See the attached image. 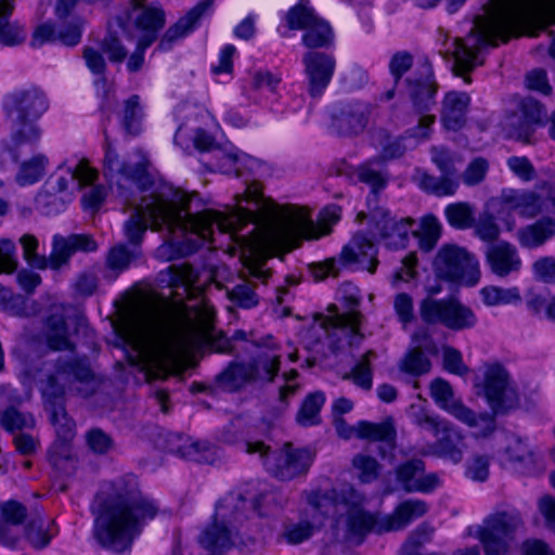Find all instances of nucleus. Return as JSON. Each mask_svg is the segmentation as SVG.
<instances>
[{
  "instance_id": "obj_1",
  "label": "nucleus",
  "mask_w": 555,
  "mask_h": 555,
  "mask_svg": "<svg viewBox=\"0 0 555 555\" xmlns=\"http://www.w3.org/2000/svg\"><path fill=\"white\" fill-rule=\"evenodd\" d=\"M143 207L154 227H160L167 238L156 249V257L172 261L194 253L212 241L215 230L232 233L251 224L247 235L256 234L255 244L266 251L292 250L302 238L313 236L314 224L301 209L280 206L255 186L235 196L234 205L223 211L193 209V197L172 186H165L159 196H150Z\"/></svg>"
},
{
  "instance_id": "obj_2",
  "label": "nucleus",
  "mask_w": 555,
  "mask_h": 555,
  "mask_svg": "<svg viewBox=\"0 0 555 555\" xmlns=\"http://www.w3.org/2000/svg\"><path fill=\"white\" fill-rule=\"evenodd\" d=\"M525 20L528 36L537 37L555 23V0H488L474 17L469 34L455 38L444 51V57L452 61L453 74L470 82L468 74L482 64L483 50L506 42Z\"/></svg>"
},
{
  "instance_id": "obj_3",
  "label": "nucleus",
  "mask_w": 555,
  "mask_h": 555,
  "mask_svg": "<svg viewBox=\"0 0 555 555\" xmlns=\"http://www.w3.org/2000/svg\"><path fill=\"white\" fill-rule=\"evenodd\" d=\"M158 511L155 501L140 491L133 478L117 480L95 512L94 537L103 546L125 552Z\"/></svg>"
},
{
  "instance_id": "obj_4",
  "label": "nucleus",
  "mask_w": 555,
  "mask_h": 555,
  "mask_svg": "<svg viewBox=\"0 0 555 555\" xmlns=\"http://www.w3.org/2000/svg\"><path fill=\"white\" fill-rule=\"evenodd\" d=\"M197 335L194 324H181L165 308L150 307L137 321L134 344L146 365L162 369L189 349Z\"/></svg>"
},
{
  "instance_id": "obj_5",
  "label": "nucleus",
  "mask_w": 555,
  "mask_h": 555,
  "mask_svg": "<svg viewBox=\"0 0 555 555\" xmlns=\"http://www.w3.org/2000/svg\"><path fill=\"white\" fill-rule=\"evenodd\" d=\"M344 311L339 312L336 306L330 307V315L314 323L305 335L306 348L325 356L323 338L328 343L332 352L341 350L345 345L358 347L363 340L360 326L363 315L358 310L360 304L359 289L352 284H345L341 288Z\"/></svg>"
},
{
  "instance_id": "obj_6",
  "label": "nucleus",
  "mask_w": 555,
  "mask_h": 555,
  "mask_svg": "<svg viewBox=\"0 0 555 555\" xmlns=\"http://www.w3.org/2000/svg\"><path fill=\"white\" fill-rule=\"evenodd\" d=\"M116 21L122 36L135 41V49L127 60V69L129 73H138L144 66L145 50L156 41L165 26V11L154 0H130Z\"/></svg>"
},
{
  "instance_id": "obj_7",
  "label": "nucleus",
  "mask_w": 555,
  "mask_h": 555,
  "mask_svg": "<svg viewBox=\"0 0 555 555\" xmlns=\"http://www.w3.org/2000/svg\"><path fill=\"white\" fill-rule=\"evenodd\" d=\"M245 509L241 492H230L217 503L212 522L198 537L206 555H224L233 546V525L244 518Z\"/></svg>"
},
{
  "instance_id": "obj_8",
  "label": "nucleus",
  "mask_w": 555,
  "mask_h": 555,
  "mask_svg": "<svg viewBox=\"0 0 555 555\" xmlns=\"http://www.w3.org/2000/svg\"><path fill=\"white\" fill-rule=\"evenodd\" d=\"M98 384L90 366L82 360L57 359L55 371L47 377L43 395L48 402L63 401L66 392L88 398L96 390Z\"/></svg>"
},
{
  "instance_id": "obj_9",
  "label": "nucleus",
  "mask_w": 555,
  "mask_h": 555,
  "mask_svg": "<svg viewBox=\"0 0 555 555\" xmlns=\"http://www.w3.org/2000/svg\"><path fill=\"white\" fill-rule=\"evenodd\" d=\"M524 529L525 521L520 512L515 508L498 509L482 520L476 535L485 555H507Z\"/></svg>"
},
{
  "instance_id": "obj_10",
  "label": "nucleus",
  "mask_w": 555,
  "mask_h": 555,
  "mask_svg": "<svg viewBox=\"0 0 555 555\" xmlns=\"http://www.w3.org/2000/svg\"><path fill=\"white\" fill-rule=\"evenodd\" d=\"M433 271L441 281L465 286H475L481 276L477 256L455 243L440 246L433 260Z\"/></svg>"
},
{
  "instance_id": "obj_11",
  "label": "nucleus",
  "mask_w": 555,
  "mask_h": 555,
  "mask_svg": "<svg viewBox=\"0 0 555 555\" xmlns=\"http://www.w3.org/2000/svg\"><path fill=\"white\" fill-rule=\"evenodd\" d=\"M245 447L247 453H258L268 473L280 480H292L307 474L314 459L311 449H296L292 443H285L276 451L261 441L246 442Z\"/></svg>"
},
{
  "instance_id": "obj_12",
  "label": "nucleus",
  "mask_w": 555,
  "mask_h": 555,
  "mask_svg": "<svg viewBox=\"0 0 555 555\" xmlns=\"http://www.w3.org/2000/svg\"><path fill=\"white\" fill-rule=\"evenodd\" d=\"M424 74L416 76L415 74L405 79L408 95L412 102L413 108L420 115L418 124L415 128L408 130L410 137L417 139H427L431 125L436 117L427 114L435 105V95L437 93V83L434 79L431 66L424 64Z\"/></svg>"
},
{
  "instance_id": "obj_13",
  "label": "nucleus",
  "mask_w": 555,
  "mask_h": 555,
  "mask_svg": "<svg viewBox=\"0 0 555 555\" xmlns=\"http://www.w3.org/2000/svg\"><path fill=\"white\" fill-rule=\"evenodd\" d=\"M537 191L504 190L501 203L506 209L517 211L526 218H534L543 212H554L555 209V178L540 181Z\"/></svg>"
},
{
  "instance_id": "obj_14",
  "label": "nucleus",
  "mask_w": 555,
  "mask_h": 555,
  "mask_svg": "<svg viewBox=\"0 0 555 555\" xmlns=\"http://www.w3.org/2000/svg\"><path fill=\"white\" fill-rule=\"evenodd\" d=\"M430 156L433 163L440 170L441 177L420 171L416 176L418 185L424 191L437 196L454 194L459 186L456 165L463 163L462 157L446 146H433Z\"/></svg>"
},
{
  "instance_id": "obj_15",
  "label": "nucleus",
  "mask_w": 555,
  "mask_h": 555,
  "mask_svg": "<svg viewBox=\"0 0 555 555\" xmlns=\"http://www.w3.org/2000/svg\"><path fill=\"white\" fill-rule=\"evenodd\" d=\"M430 393L437 404L461 423L478 430L479 435L488 436L495 428L494 416L488 413L476 414L461 400L454 398L451 385L440 378L430 385Z\"/></svg>"
},
{
  "instance_id": "obj_16",
  "label": "nucleus",
  "mask_w": 555,
  "mask_h": 555,
  "mask_svg": "<svg viewBox=\"0 0 555 555\" xmlns=\"http://www.w3.org/2000/svg\"><path fill=\"white\" fill-rule=\"evenodd\" d=\"M49 410L57 436V440L49 450V461L57 470L69 474L75 468L69 446L75 436V423L68 417L63 401L49 402Z\"/></svg>"
},
{
  "instance_id": "obj_17",
  "label": "nucleus",
  "mask_w": 555,
  "mask_h": 555,
  "mask_svg": "<svg viewBox=\"0 0 555 555\" xmlns=\"http://www.w3.org/2000/svg\"><path fill=\"white\" fill-rule=\"evenodd\" d=\"M421 317L428 324H442L454 331L470 328L476 324L472 309L455 300L425 299L421 305Z\"/></svg>"
},
{
  "instance_id": "obj_18",
  "label": "nucleus",
  "mask_w": 555,
  "mask_h": 555,
  "mask_svg": "<svg viewBox=\"0 0 555 555\" xmlns=\"http://www.w3.org/2000/svg\"><path fill=\"white\" fill-rule=\"evenodd\" d=\"M483 390L494 413H504L518 404V393L507 371L501 364L488 365L485 372Z\"/></svg>"
},
{
  "instance_id": "obj_19",
  "label": "nucleus",
  "mask_w": 555,
  "mask_h": 555,
  "mask_svg": "<svg viewBox=\"0 0 555 555\" xmlns=\"http://www.w3.org/2000/svg\"><path fill=\"white\" fill-rule=\"evenodd\" d=\"M359 218L366 217L364 212H360ZM367 218L373 230L379 235L388 248H404L411 234V228L414 220L411 218H401L397 220L391 217L389 211L378 205L370 208Z\"/></svg>"
},
{
  "instance_id": "obj_20",
  "label": "nucleus",
  "mask_w": 555,
  "mask_h": 555,
  "mask_svg": "<svg viewBox=\"0 0 555 555\" xmlns=\"http://www.w3.org/2000/svg\"><path fill=\"white\" fill-rule=\"evenodd\" d=\"M289 28L305 29L302 42L308 48H325L333 41L330 25L315 15L311 8L298 5L287 14Z\"/></svg>"
},
{
  "instance_id": "obj_21",
  "label": "nucleus",
  "mask_w": 555,
  "mask_h": 555,
  "mask_svg": "<svg viewBox=\"0 0 555 555\" xmlns=\"http://www.w3.org/2000/svg\"><path fill=\"white\" fill-rule=\"evenodd\" d=\"M363 501V495L360 493V501L356 504H347L337 519V524H341L345 528L346 540L356 545L361 544L369 532L378 533L380 524V519H376L362 507Z\"/></svg>"
},
{
  "instance_id": "obj_22",
  "label": "nucleus",
  "mask_w": 555,
  "mask_h": 555,
  "mask_svg": "<svg viewBox=\"0 0 555 555\" xmlns=\"http://www.w3.org/2000/svg\"><path fill=\"white\" fill-rule=\"evenodd\" d=\"M396 481L408 493H430L440 486L436 473L426 474L425 463L420 459L408 460L395 469Z\"/></svg>"
},
{
  "instance_id": "obj_23",
  "label": "nucleus",
  "mask_w": 555,
  "mask_h": 555,
  "mask_svg": "<svg viewBox=\"0 0 555 555\" xmlns=\"http://www.w3.org/2000/svg\"><path fill=\"white\" fill-rule=\"evenodd\" d=\"M308 504L324 516L341 514L347 504H356L360 501V493L348 483L339 485L331 489H317L308 494Z\"/></svg>"
},
{
  "instance_id": "obj_24",
  "label": "nucleus",
  "mask_w": 555,
  "mask_h": 555,
  "mask_svg": "<svg viewBox=\"0 0 555 555\" xmlns=\"http://www.w3.org/2000/svg\"><path fill=\"white\" fill-rule=\"evenodd\" d=\"M245 270L247 276L240 278L232 288H227V295L238 307L250 309L259 304L257 283H266L270 278V272L263 269V262L247 263Z\"/></svg>"
},
{
  "instance_id": "obj_25",
  "label": "nucleus",
  "mask_w": 555,
  "mask_h": 555,
  "mask_svg": "<svg viewBox=\"0 0 555 555\" xmlns=\"http://www.w3.org/2000/svg\"><path fill=\"white\" fill-rule=\"evenodd\" d=\"M370 114L371 107L367 103H340L333 111L331 127L338 135H358L366 128Z\"/></svg>"
},
{
  "instance_id": "obj_26",
  "label": "nucleus",
  "mask_w": 555,
  "mask_h": 555,
  "mask_svg": "<svg viewBox=\"0 0 555 555\" xmlns=\"http://www.w3.org/2000/svg\"><path fill=\"white\" fill-rule=\"evenodd\" d=\"M302 63L308 79V92L312 98L320 96L330 85L336 62L333 55L318 51L304 54Z\"/></svg>"
},
{
  "instance_id": "obj_27",
  "label": "nucleus",
  "mask_w": 555,
  "mask_h": 555,
  "mask_svg": "<svg viewBox=\"0 0 555 555\" xmlns=\"http://www.w3.org/2000/svg\"><path fill=\"white\" fill-rule=\"evenodd\" d=\"M98 249V244L89 234H55L52 238V251L47 258L48 267L60 270L68 266L72 256L77 251L91 253Z\"/></svg>"
},
{
  "instance_id": "obj_28",
  "label": "nucleus",
  "mask_w": 555,
  "mask_h": 555,
  "mask_svg": "<svg viewBox=\"0 0 555 555\" xmlns=\"http://www.w3.org/2000/svg\"><path fill=\"white\" fill-rule=\"evenodd\" d=\"M256 357L248 363L253 382H271L280 370V353L271 336L251 341Z\"/></svg>"
},
{
  "instance_id": "obj_29",
  "label": "nucleus",
  "mask_w": 555,
  "mask_h": 555,
  "mask_svg": "<svg viewBox=\"0 0 555 555\" xmlns=\"http://www.w3.org/2000/svg\"><path fill=\"white\" fill-rule=\"evenodd\" d=\"M10 112L16 120H37L49 108L46 93L37 87L17 90L10 95Z\"/></svg>"
},
{
  "instance_id": "obj_30",
  "label": "nucleus",
  "mask_w": 555,
  "mask_h": 555,
  "mask_svg": "<svg viewBox=\"0 0 555 555\" xmlns=\"http://www.w3.org/2000/svg\"><path fill=\"white\" fill-rule=\"evenodd\" d=\"M212 8L214 0H201L183 17L166 30L158 43V49L162 51L169 50L176 40L192 33L204 17L210 15Z\"/></svg>"
},
{
  "instance_id": "obj_31",
  "label": "nucleus",
  "mask_w": 555,
  "mask_h": 555,
  "mask_svg": "<svg viewBox=\"0 0 555 555\" xmlns=\"http://www.w3.org/2000/svg\"><path fill=\"white\" fill-rule=\"evenodd\" d=\"M376 256L375 244L361 233H357L340 253V259L345 264H358L371 273L375 272L378 264Z\"/></svg>"
},
{
  "instance_id": "obj_32",
  "label": "nucleus",
  "mask_w": 555,
  "mask_h": 555,
  "mask_svg": "<svg viewBox=\"0 0 555 555\" xmlns=\"http://www.w3.org/2000/svg\"><path fill=\"white\" fill-rule=\"evenodd\" d=\"M486 261L498 276H506L520 269L521 260L517 248L508 242L492 243L486 250Z\"/></svg>"
},
{
  "instance_id": "obj_33",
  "label": "nucleus",
  "mask_w": 555,
  "mask_h": 555,
  "mask_svg": "<svg viewBox=\"0 0 555 555\" xmlns=\"http://www.w3.org/2000/svg\"><path fill=\"white\" fill-rule=\"evenodd\" d=\"M427 512L428 504L425 501L420 499L405 500L395 508L392 514L380 519L378 533L402 530Z\"/></svg>"
},
{
  "instance_id": "obj_34",
  "label": "nucleus",
  "mask_w": 555,
  "mask_h": 555,
  "mask_svg": "<svg viewBox=\"0 0 555 555\" xmlns=\"http://www.w3.org/2000/svg\"><path fill=\"white\" fill-rule=\"evenodd\" d=\"M104 175L111 178L116 175H120L137 183L141 189H145L147 184H150L145 164L138 163L134 166H130L121 162L116 151L113 150L107 138L105 139Z\"/></svg>"
},
{
  "instance_id": "obj_35",
  "label": "nucleus",
  "mask_w": 555,
  "mask_h": 555,
  "mask_svg": "<svg viewBox=\"0 0 555 555\" xmlns=\"http://www.w3.org/2000/svg\"><path fill=\"white\" fill-rule=\"evenodd\" d=\"M470 98L465 92L449 91L442 101L441 120L449 130H460L466 124Z\"/></svg>"
},
{
  "instance_id": "obj_36",
  "label": "nucleus",
  "mask_w": 555,
  "mask_h": 555,
  "mask_svg": "<svg viewBox=\"0 0 555 555\" xmlns=\"http://www.w3.org/2000/svg\"><path fill=\"white\" fill-rule=\"evenodd\" d=\"M166 185H162L158 189L154 190L152 193L144 195L141 198V204L135 207L130 218L125 223V234L130 243L139 244L149 227L152 230L158 231L160 227H154L152 217L147 212V210L143 207L145 199L150 196H159L163 192V189Z\"/></svg>"
},
{
  "instance_id": "obj_37",
  "label": "nucleus",
  "mask_w": 555,
  "mask_h": 555,
  "mask_svg": "<svg viewBox=\"0 0 555 555\" xmlns=\"http://www.w3.org/2000/svg\"><path fill=\"white\" fill-rule=\"evenodd\" d=\"M41 137V129L33 120H16L11 133V143L8 147L14 162L20 159L24 147H35Z\"/></svg>"
},
{
  "instance_id": "obj_38",
  "label": "nucleus",
  "mask_w": 555,
  "mask_h": 555,
  "mask_svg": "<svg viewBox=\"0 0 555 555\" xmlns=\"http://www.w3.org/2000/svg\"><path fill=\"white\" fill-rule=\"evenodd\" d=\"M358 179L369 184L372 189V197L369 198V209L377 205V192L387 185L388 175L386 166L380 158H372L360 165L357 169Z\"/></svg>"
},
{
  "instance_id": "obj_39",
  "label": "nucleus",
  "mask_w": 555,
  "mask_h": 555,
  "mask_svg": "<svg viewBox=\"0 0 555 555\" xmlns=\"http://www.w3.org/2000/svg\"><path fill=\"white\" fill-rule=\"evenodd\" d=\"M96 179L98 171L89 166L88 160L81 159L75 166L66 168V176L56 177L50 183L52 191L61 193L68 189L69 182H77L78 189H82L92 185Z\"/></svg>"
},
{
  "instance_id": "obj_40",
  "label": "nucleus",
  "mask_w": 555,
  "mask_h": 555,
  "mask_svg": "<svg viewBox=\"0 0 555 555\" xmlns=\"http://www.w3.org/2000/svg\"><path fill=\"white\" fill-rule=\"evenodd\" d=\"M248 364L232 361L215 377L216 385L225 391L235 392L254 383Z\"/></svg>"
},
{
  "instance_id": "obj_41",
  "label": "nucleus",
  "mask_w": 555,
  "mask_h": 555,
  "mask_svg": "<svg viewBox=\"0 0 555 555\" xmlns=\"http://www.w3.org/2000/svg\"><path fill=\"white\" fill-rule=\"evenodd\" d=\"M435 453L459 463L463 459L464 437L452 423L443 430L434 443Z\"/></svg>"
},
{
  "instance_id": "obj_42",
  "label": "nucleus",
  "mask_w": 555,
  "mask_h": 555,
  "mask_svg": "<svg viewBox=\"0 0 555 555\" xmlns=\"http://www.w3.org/2000/svg\"><path fill=\"white\" fill-rule=\"evenodd\" d=\"M507 461L521 474H530L535 467V457L520 438H512L505 449Z\"/></svg>"
},
{
  "instance_id": "obj_43",
  "label": "nucleus",
  "mask_w": 555,
  "mask_h": 555,
  "mask_svg": "<svg viewBox=\"0 0 555 555\" xmlns=\"http://www.w3.org/2000/svg\"><path fill=\"white\" fill-rule=\"evenodd\" d=\"M555 234V222L551 218H544L527 225L518 231V240L521 246L533 248L542 245Z\"/></svg>"
},
{
  "instance_id": "obj_44",
  "label": "nucleus",
  "mask_w": 555,
  "mask_h": 555,
  "mask_svg": "<svg viewBox=\"0 0 555 555\" xmlns=\"http://www.w3.org/2000/svg\"><path fill=\"white\" fill-rule=\"evenodd\" d=\"M47 343L52 350H73L74 344L68 338V327L65 318L52 314L47 320Z\"/></svg>"
},
{
  "instance_id": "obj_45",
  "label": "nucleus",
  "mask_w": 555,
  "mask_h": 555,
  "mask_svg": "<svg viewBox=\"0 0 555 555\" xmlns=\"http://www.w3.org/2000/svg\"><path fill=\"white\" fill-rule=\"evenodd\" d=\"M49 165V158L38 153L21 163L15 181L18 185L25 186L34 184L43 178Z\"/></svg>"
},
{
  "instance_id": "obj_46",
  "label": "nucleus",
  "mask_w": 555,
  "mask_h": 555,
  "mask_svg": "<svg viewBox=\"0 0 555 555\" xmlns=\"http://www.w3.org/2000/svg\"><path fill=\"white\" fill-rule=\"evenodd\" d=\"M13 8L10 1H0V43L5 46L20 44L26 38V31L23 27L9 23V16Z\"/></svg>"
},
{
  "instance_id": "obj_47",
  "label": "nucleus",
  "mask_w": 555,
  "mask_h": 555,
  "mask_svg": "<svg viewBox=\"0 0 555 555\" xmlns=\"http://www.w3.org/2000/svg\"><path fill=\"white\" fill-rule=\"evenodd\" d=\"M356 436L371 441H382L389 450L395 448L396 431L389 424L360 422L356 426Z\"/></svg>"
},
{
  "instance_id": "obj_48",
  "label": "nucleus",
  "mask_w": 555,
  "mask_h": 555,
  "mask_svg": "<svg viewBox=\"0 0 555 555\" xmlns=\"http://www.w3.org/2000/svg\"><path fill=\"white\" fill-rule=\"evenodd\" d=\"M374 358H376L375 351H366L351 371L346 373L343 378L351 380L356 386L365 391L371 390L373 386L371 360Z\"/></svg>"
},
{
  "instance_id": "obj_49",
  "label": "nucleus",
  "mask_w": 555,
  "mask_h": 555,
  "mask_svg": "<svg viewBox=\"0 0 555 555\" xmlns=\"http://www.w3.org/2000/svg\"><path fill=\"white\" fill-rule=\"evenodd\" d=\"M140 256L138 248L129 249L124 244L113 246L106 255V268L113 272L114 278L127 270L131 262Z\"/></svg>"
},
{
  "instance_id": "obj_50",
  "label": "nucleus",
  "mask_w": 555,
  "mask_h": 555,
  "mask_svg": "<svg viewBox=\"0 0 555 555\" xmlns=\"http://www.w3.org/2000/svg\"><path fill=\"white\" fill-rule=\"evenodd\" d=\"M411 234L418 238L420 247L423 250L429 251L441 236V225L435 216L428 215L422 219L421 229H411Z\"/></svg>"
},
{
  "instance_id": "obj_51",
  "label": "nucleus",
  "mask_w": 555,
  "mask_h": 555,
  "mask_svg": "<svg viewBox=\"0 0 555 555\" xmlns=\"http://www.w3.org/2000/svg\"><path fill=\"white\" fill-rule=\"evenodd\" d=\"M325 402L322 392H314L305 399L297 413V422L302 426H312L320 423V411Z\"/></svg>"
},
{
  "instance_id": "obj_52",
  "label": "nucleus",
  "mask_w": 555,
  "mask_h": 555,
  "mask_svg": "<svg viewBox=\"0 0 555 555\" xmlns=\"http://www.w3.org/2000/svg\"><path fill=\"white\" fill-rule=\"evenodd\" d=\"M448 222L457 230L473 228L475 222L474 208L467 203L450 204L444 210Z\"/></svg>"
},
{
  "instance_id": "obj_53",
  "label": "nucleus",
  "mask_w": 555,
  "mask_h": 555,
  "mask_svg": "<svg viewBox=\"0 0 555 555\" xmlns=\"http://www.w3.org/2000/svg\"><path fill=\"white\" fill-rule=\"evenodd\" d=\"M503 127L507 137L525 143L530 142L535 130L518 111L505 118Z\"/></svg>"
},
{
  "instance_id": "obj_54",
  "label": "nucleus",
  "mask_w": 555,
  "mask_h": 555,
  "mask_svg": "<svg viewBox=\"0 0 555 555\" xmlns=\"http://www.w3.org/2000/svg\"><path fill=\"white\" fill-rule=\"evenodd\" d=\"M399 367L401 371L410 375L421 376L430 371L431 363L425 356L424 351L420 349H410L401 359Z\"/></svg>"
},
{
  "instance_id": "obj_55",
  "label": "nucleus",
  "mask_w": 555,
  "mask_h": 555,
  "mask_svg": "<svg viewBox=\"0 0 555 555\" xmlns=\"http://www.w3.org/2000/svg\"><path fill=\"white\" fill-rule=\"evenodd\" d=\"M0 423L5 430L13 433L15 430L33 428L35 426V418L31 414L23 413L10 406L1 412Z\"/></svg>"
},
{
  "instance_id": "obj_56",
  "label": "nucleus",
  "mask_w": 555,
  "mask_h": 555,
  "mask_svg": "<svg viewBox=\"0 0 555 555\" xmlns=\"http://www.w3.org/2000/svg\"><path fill=\"white\" fill-rule=\"evenodd\" d=\"M141 116L140 96L133 94L125 101L122 113V126L128 134L135 135L140 132Z\"/></svg>"
},
{
  "instance_id": "obj_57",
  "label": "nucleus",
  "mask_w": 555,
  "mask_h": 555,
  "mask_svg": "<svg viewBox=\"0 0 555 555\" xmlns=\"http://www.w3.org/2000/svg\"><path fill=\"white\" fill-rule=\"evenodd\" d=\"M480 293L485 304L488 306L509 304L520 298L517 288L505 289L496 286H487Z\"/></svg>"
},
{
  "instance_id": "obj_58",
  "label": "nucleus",
  "mask_w": 555,
  "mask_h": 555,
  "mask_svg": "<svg viewBox=\"0 0 555 555\" xmlns=\"http://www.w3.org/2000/svg\"><path fill=\"white\" fill-rule=\"evenodd\" d=\"M353 467L359 472L361 482L369 483L378 477L379 464L369 455L358 454L352 460Z\"/></svg>"
},
{
  "instance_id": "obj_59",
  "label": "nucleus",
  "mask_w": 555,
  "mask_h": 555,
  "mask_svg": "<svg viewBox=\"0 0 555 555\" xmlns=\"http://www.w3.org/2000/svg\"><path fill=\"white\" fill-rule=\"evenodd\" d=\"M216 167L223 173L236 176L241 175V164L243 158L234 151H223L216 149L215 151Z\"/></svg>"
},
{
  "instance_id": "obj_60",
  "label": "nucleus",
  "mask_w": 555,
  "mask_h": 555,
  "mask_svg": "<svg viewBox=\"0 0 555 555\" xmlns=\"http://www.w3.org/2000/svg\"><path fill=\"white\" fill-rule=\"evenodd\" d=\"M518 112L534 129L545 116L543 105L531 96H527L519 102Z\"/></svg>"
},
{
  "instance_id": "obj_61",
  "label": "nucleus",
  "mask_w": 555,
  "mask_h": 555,
  "mask_svg": "<svg viewBox=\"0 0 555 555\" xmlns=\"http://www.w3.org/2000/svg\"><path fill=\"white\" fill-rule=\"evenodd\" d=\"M86 442L89 449L96 454H106L114 447L109 435L100 428H92L86 434Z\"/></svg>"
},
{
  "instance_id": "obj_62",
  "label": "nucleus",
  "mask_w": 555,
  "mask_h": 555,
  "mask_svg": "<svg viewBox=\"0 0 555 555\" xmlns=\"http://www.w3.org/2000/svg\"><path fill=\"white\" fill-rule=\"evenodd\" d=\"M414 57L408 51L396 52L389 61V72L393 77L395 85H398L400 79L413 66Z\"/></svg>"
},
{
  "instance_id": "obj_63",
  "label": "nucleus",
  "mask_w": 555,
  "mask_h": 555,
  "mask_svg": "<svg viewBox=\"0 0 555 555\" xmlns=\"http://www.w3.org/2000/svg\"><path fill=\"white\" fill-rule=\"evenodd\" d=\"M473 227L475 235L483 242H493L500 235V228L491 215L480 216Z\"/></svg>"
},
{
  "instance_id": "obj_64",
  "label": "nucleus",
  "mask_w": 555,
  "mask_h": 555,
  "mask_svg": "<svg viewBox=\"0 0 555 555\" xmlns=\"http://www.w3.org/2000/svg\"><path fill=\"white\" fill-rule=\"evenodd\" d=\"M21 244L24 249V256L31 267L40 270L48 268L47 257L40 256L36 253L38 241L35 236L29 234L23 235L21 237Z\"/></svg>"
}]
</instances>
